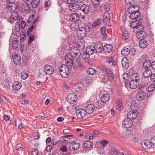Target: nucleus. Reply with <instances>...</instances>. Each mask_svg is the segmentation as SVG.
<instances>
[{"mask_svg":"<svg viewBox=\"0 0 155 155\" xmlns=\"http://www.w3.org/2000/svg\"><path fill=\"white\" fill-rule=\"evenodd\" d=\"M21 18L20 17L18 16V15L16 12H13L10 16V23L14 22L16 20L17 21H20Z\"/></svg>","mask_w":155,"mask_h":155,"instance_id":"nucleus-11","label":"nucleus"},{"mask_svg":"<svg viewBox=\"0 0 155 155\" xmlns=\"http://www.w3.org/2000/svg\"><path fill=\"white\" fill-rule=\"evenodd\" d=\"M150 143L152 145V147L153 148L155 147V137H154L151 139L150 141Z\"/></svg>","mask_w":155,"mask_h":155,"instance_id":"nucleus-60","label":"nucleus"},{"mask_svg":"<svg viewBox=\"0 0 155 155\" xmlns=\"http://www.w3.org/2000/svg\"><path fill=\"white\" fill-rule=\"evenodd\" d=\"M117 105L116 107L117 109L118 110H120L121 107H122L121 102L120 100H119L117 102Z\"/></svg>","mask_w":155,"mask_h":155,"instance_id":"nucleus-55","label":"nucleus"},{"mask_svg":"<svg viewBox=\"0 0 155 155\" xmlns=\"http://www.w3.org/2000/svg\"><path fill=\"white\" fill-rule=\"evenodd\" d=\"M133 125L132 120H130L128 118H125L123 121L122 125L125 128H127L131 127Z\"/></svg>","mask_w":155,"mask_h":155,"instance_id":"nucleus-12","label":"nucleus"},{"mask_svg":"<svg viewBox=\"0 0 155 155\" xmlns=\"http://www.w3.org/2000/svg\"><path fill=\"white\" fill-rule=\"evenodd\" d=\"M77 46L79 48L82 49H84L85 47L84 44L81 41H79L77 44Z\"/></svg>","mask_w":155,"mask_h":155,"instance_id":"nucleus-51","label":"nucleus"},{"mask_svg":"<svg viewBox=\"0 0 155 155\" xmlns=\"http://www.w3.org/2000/svg\"><path fill=\"white\" fill-rule=\"evenodd\" d=\"M20 24L17 21L15 24L14 28L13 29L12 33L17 37H19L21 35L20 31Z\"/></svg>","mask_w":155,"mask_h":155,"instance_id":"nucleus-6","label":"nucleus"},{"mask_svg":"<svg viewBox=\"0 0 155 155\" xmlns=\"http://www.w3.org/2000/svg\"><path fill=\"white\" fill-rule=\"evenodd\" d=\"M80 7L79 5L76 4H70L69 6L70 10L74 12H78Z\"/></svg>","mask_w":155,"mask_h":155,"instance_id":"nucleus-19","label":"nucleus"},{"mask_svg":"<svg viewBox=\"0 0 155 155\" xmlns=\"http://www.w3.org/2000/svg\"><path fill=\"white\" fill-rule=\"evenodd\" d=\"M40 3V0H33L31 3L32 7L34 8H36Z\"/></svg>","mask_w":155,"mask_h":155,"instance_id":"nucleus-40","label":"nucleus"},{"mask_svg":"<svg viewBox=\"0 0 155 155\" xmlns=\"http://www.w3.org/2000/svg\"><path fill=\"white\" fill-rule=\"evenodd\" d=\"M70 68H71L72 66L74 69L77 68H80L83 69L84 68V66L80 63H79L78 57L76 56L72 57L68 65Z\"/></svg>","mask_w":155,"mask_h":155,"instance_id":"nucleus-1","label":"nucleus"},{"mask_svg":"<svg viewBox=\"0 0 155 155\" xmlns=\"http://www.w3.org/2000/svg\"><path fill=\"white\" fill-rule=\"evenodd\" d=\"M102 19L99 18L94 21L92 24V27H96L99 25L102 22Z\"/></svg>","mask_w":155,"mask_h":155,"instance_id":"nucleus-41","label":"nucleus"},{"mask_svg":"<svg viewBox=\"0 0 155 155\" xmlns=\"http://www.w3.org/2000/svg\"><path fill=\"white\" fill-rule=\"evenodd\" d=\"M130 53L131 55H134L136 54V50L134 48H132L130 50Z\"/></svg>","mask_w":155,"mask_h":155,"instance_id":"nucleus-63","label":"nucleus"},{"mask_svg":"<svg viewBox=\"0 0 155 155\" xmlns=\"http://www.w3.org/2000/svg\"><path fill=\"white\" fill-rule=\"evenodd\" d=\"M129 36V34L126 31H124L122 36V38L123 40H125L127 39Z\"/></svg>","mask_w":155,"mask_h":155,"instance_id":"nucleus-46","label":"nucleus"},{"mask_svg":"<svg viewBox=\"0 0 155 155\" xmlns=\"http://www.w3.org/2000/svg\"><path fill=\"white\" fill-rule=\"evenodd\" d=\"M36 29L35 26H31L29 27L27 31V35L29 36V35H31V32H33L36 31Z\"/></svg>","mask_w":155,"mask_h":155,"instance_id":"nucleus-36","label":"nucleus"},{"mask_svg":"<svg viewBox=\"0 0 155 155\" xmlns=\"http://www.w3.org/2000/svg\"><path fill=\"white\" fill-rule=\"evenodd\" d=\"M103 21L106 24L110 21V15L107 12L105 13L103 16Z\"/></svg>","mask_w":155,"mask_h":155,"instance_id":"nucleus-39","label":"nucleus"},{"mask_svg":"<svg viewBox=\"0 0 155 155\" xmlns=\"http://www.w3.org/2000/svg\"><path fill=\"white\" fill-rule=\"evenodd\" d=\"M17 38H14L12 40V46L13 49H16L18 46V42Z\"/></svg>","mask_w":155,"mask_h":155,"instance_id":"nucleus-32","label":"nucleus"},{"mask_svg":"<svg viewBox=\"0 0 155 155\" xmlns=\"http://www.w3.org/2000/svg\"><path fill=\"white\" fill-rule=\"evenodd\" d=\"M110 80L108 78H106L105 75H104L102 78V81L104 83H107Z\"/></svg>","mask_w":155,"mask_h":155,"instance_id":"nucleus-57","label":"nucleus"},{"mask_svg":"<svg viewBox=\"0 0 155 155\" xmlns=\"http://www.w3.org/2000/svg\"><path fill=\"white\" fill-rule=\"evenodd\" d=\"M141 146L143 148L149 149L152 147L150 141L148 140H143L141 143Z\"/></svg>","mask_w":155,"mask_h":155,"instance_id":"nucleus-18","label":"nucleus"},{"mask_svg":"<svg viewBox=\"0 0 155 155\" xmlns=\"http://www.w3.org/2000/svg\"><path fill=\"white\" fill-rule=\"evenodd\" d=\"M44 71L46 74L51 75L53 73L54 69L50 65H47L45 66Z\"/></svg>","mask_w":155,"mask_h":155,"instance_id":"nucleus-16","label":"nucleus"},{"mask_svg":"<svg viewBox=\"0 0 155 155\" xmlns=\"http://www.w3.org/2000/svg\"><path fill=\"white\" fill-rule=\"evenodd\" d=\"M108 143V142L106 140H102L101 142H100L101 145V146L100 147V148L102 149L104 147L106 146Z\"/></svg>","mask_w":155,"mask_h":155,"instance_id":"nucleus-54","label":"nucleus"},{"mask_svg":"<svg viewBox=\"0 0 155 155\" xmlns=\"http://www.w3.org/2000/svg\"><path fill=\"white\" fill-rule=\"evenodd\" d=\"M118 151L115 149H113L110 151V153L111 155H117Z\"/></svg>","mask_w":155,"mask_h":155,"instance_id":"nucleus-62","label":"nucleus"},{"mask_svg":"<svg viewBox=\"0 0 155 155\" xmlns=\"http://www.w3.org/2000/svg\"><path fill=\"white\" fill-rule=\"evenodd\" d=\"M69 19L73 21H76L80 19L79 15L76 13L71 14L69 16Z\"/></svg>","mask_w":155,"mask_h":155,"instance_id":"nucleus-25","label":"nucleus"},{"mask_svg":"<svg viewBox=\"0 0 155 155\" xmlns=\"http://www.w3.org/2000/svg\"><path fill=\"white\" fill-rule=\"evenodd\" d=\"M85 111L88 114H91L95 109V106L93 104H88L85 107Z\"/></svg>","mask_w":155,"mask_h":155,"instance_id":"nucleus-21","label":"nucleus"},{"mask_svg":"<svg viewBox=\"0 0 155 155\" xmlns=\"http://www.w3.org/2000/svg\"><path fill=\"white\" fill-rule=\"evenodd\" d=\"M103 106L104 104L102 101L101 102H97L96 103L95 105H94L95 108L98 109H100Z\"/></svg>","mask_w":155,"mask_h":155,"instance_id":"nucleus-45","label":"nucleus"},{"mask_svg":"<svg viewBox=\"0 0 155 155\" xmlns=\"http://www.w3.org/2000/svg\"><path fill=\"white\" fill-rule=\"evenodd\" d=\"M110 98V95L108 94H104L101 97V100L103 103L108 101Z\"/></svg>","mask_w":155,"mask_h":155,"instance_id":"nucleus-30","label":"nucleus"},{"mask_svg":"<svg viewBox=\"0 0 155 155\" xmlns=\"http://www.w3.org/2000/svg\"><path fill=\"white\" fill-rule=\"evenodd\" d=\"M102 70L107 74L110 80L111 81H113L114 76L112 71L110 69L106 68H103Z\"/></svg>","mask_w":155,"mask_h":155,"instance_id":"nucleus-9","label":"nucleus"},{"mask_svg":"<svg viewBox=\"0 0 155 155\" xmlns=\"http://www.w3.org/2000/svg\"><path fill=\"white\" fill-rule=\"evenodd\" d=\"M142 23L141 21L137 22V27L136 28L133 30L134 32H137V31H142L144 30V26L142 25Z\"/></svg>","mask_w":155,"mask_h":155,"instance_id":"nucleus-17","label":"nucleus"},{"mask_svg":"<svg viewBox=\"0 0 155 155\" xmlns=\"http://www.w3.org/2000/svg\"><path fill=\"white\" fill-rule=\"evenodd\" d=\"M72 30L76 31V34L77 36L79 38L84 37L87 34V32L85 31V29L82 27L78 28H72Z\"/></svg>","mask_w":155,"mask_h":155,"instance_id":"nucleus-4","label":"nucleus"},{"mask_svg":"<svg viewBox=\"0 0 155 155\" xmlns=\"http://www.w3.org/2000/svg\"><path fill=\"white\" fill-rule=\"evenodd\" d=\"M130 50L127 48H124L121 50V54L124 56H127L130 53Z\"/></svg>","mask_w":155,"mask_h":155,"instance_id":"nucleus-37","label":"nucleus"},{"mask_svg":"<svg viewBox=\"0 0 155 155\" xmlns=\"http://www.w3.org/2000/svg\"><path fill=\"white\" fill-rule=\"evenodd\" d=\"M155 86L154 85L152 84L150 85L147 88V91L149 92L153 91L155 89Z\"/></svg>","mask_w":155,"mask_h":155,"instance_id":"nucleus-53","label":"nucleus"},{"mask_svg":"<svg viewBox=\"0 0 155 155\" xmlns=\"http://www.w3.org/2000/svg\"><path fill=\"white\" fill-rule=\"evenodd\" d=\"M73 136L72 135H68L65 136L61 137L60 138L61 141L64 143H66L68 141V139H69V137Z\"/></svg>","mask_w":155,"mask_h":155,"instance_id":"nucleus-29","label":"nucleus"},{"mask_svg":"<svg viewBox=\"0 0 155 155\" xmlns=\"http://www.w3.org/2000/svg\"><path fill=\"white\" fill-rule=\"evenodd\" d=\"M29 4L27 2H24L22 3L21 6V8L25 13L30 12Z\"/></svg>","mask_w":155,"mask_h":155,"instance_id":"nucleus-20","label":"nucleus"},{"mask_svg":"<svg viewBox=\"0 0 155 155\" xmlns=\"http://www.w3.org/2000/svg\"><path fill=\"white\" fill-rule=\"evenodd\" d=\"M38 19L39 18L38 17L35 18L34 15H32L30 17L28 20L29 21H31V22L34 24L36 21L38 20Z\"/></svg>","mask_w":155,"mask_h":155,"instance_id":"nucleus-44","label":"nucleus"},{"mask_svg":"<svg viewBox=\"0 0 155 155\" xmlns=\"http://www.w3.org/2000/svg\"><path fill=\"white\" fill-rule=\"evenodd\" d=\"M69 68L68 66L65 64H62L60 67L58 71L62 77L66 78L69 76Z\"/></svg>","mask_w":155,"mask_h":155,"instance_id":"nucleus-2","label":"nucleus"},{"mask_svg":"<svg viewBox=\"0 0 155 155\" xmlns=\"http://www.w3.org/2000/svg\"><path fill=\"white\" fill-rule=\"evenodd\" d=\"M81 84L79 83H76L75 86L74 88L77 92H80L82 90V88L80 86Z\"/></svg>","mask_w":155,"mask_h":155,"instance_id":"nucleus-47","label":"nucleus"},{"mask_svg":"<svg viewBox=\"0 0 155 155\" xmlns=\"http://www.w3.org/2000/svg\"><path fill=\"white\" fill-rule=\"evenodd\" d=\"M93 143L90 141H86L84 143V146L86 148H90L93 146Z\"/></svg>","mask_w":155,"mask_h":155,"instance_id":"nucleus-42","label":"nucleus"},{"mask_svg":"<svg viewBox=\"0 0 155 155\" xmlns=\"http://www.w3.org/2000/svg\"><path fill=\"white\" fill-rule=\"evenodd\" d=\"M95 69L92 68H89L87 69V72L89 74L93 75L96 73Z\"/></svg>","mask_w":155,"mask_h":155,"instance_id":"nucleus-43","label":"nucleus"},{"mask_svg":"<svg viewBox=\"0 0 155 155\" xmlns=\"http://www.w3.org/2000/svg\"><path fill=\"white\" fill-rule=\"evenodd\" d=\"M82 57L84 61L90 58V57L89 56V55H88L86 52L83 54L82 56Z\"/></svg>","mask_w":155,"mask_h":155,"instance_id":"nucleus-64","label":"nucleus"},{"mask_svg":"<svg viewBox=\"0 0 155 155\" xmlns=\"http://www.w3.org/2000/svg\"><path fill=\"white\" fill-rule=\"evenodd\" d=\"M94 48L95 50L99 53L101 52L103 49V45L101 42H97L95 43Z\"/></svg>","mask_w":155,"mask_h":155,"instance_id":"nucleus-15","label":"nucleus"},{"mask_svg":"<svg viewBox=\"0 0 155 155\" xmlns=\"http://www.w3.org/2000/svg\"><path fill=\"white\" fill-rule=\"evenodd\" d=\"M138 79L139 77L137 75L136 76L133 75L132 77V80L129 83V86L130 88L135 89L137 88L139 84Z\"/></svg>","mask_w":155,"mask_h":155,"instance_id":"nucleus-3","label":"nucleus"},{"mask_svg":"<svg viewBox=\"0 0 155 155\" xmlns=\"http://www.w3.org/2000/svg\"><path fill=\"white\" fill-rule=\"evenodd\" d=\"M18 56V54H14L12 55V59L14 63L16 65H19L20 64L21 58Z\"/></svg>","mask_w":155,"mask_h":155,"instance_id":"nucleus-24","label":"nucleus"},{"mask_svg":"<svg viewBox=\"0 0 155 155\" xmlns=\"http://www.w3.org/2000/svg\"><path fill=\"white\" fill-rule=\"evenodd\" d=\"M91 7L88 4H84L80 7V10L85 14H88L91 11Z\"/></svg>","mask_w":155,"mask_h":155,"instance_id":"nucleus-7","label":"nucleus"},{"mask_svg":"<svg viewBox=\"0 0 155 155\" xmlns=\"http://www.w3.org/2000/svg\"><path fill=\"white\" fill-rule=\"evenodd\" d=\"M73 56V55L72 54H68L66 55L65 59L66 63L67 65L68 64V63H69V61H71V58H72Z\"/></svg>","mask_w":155,"mask_h":155,"instance_id":"nucleus-38","label":"nucleus"},{"mask_svg":"<svg viewBox=\"0 0 155 155\" xmlns=\"http://www.w3.org/2000/svg\"><path fill=\"white\" fill-rule=\"evenodd\" d=\"M17 8L16 5L15 3H13L10 5V9L11 11H15Z\"/></svg>","mask_w":155,"mask_h":155,"instance_id":"nucleus-58","label":"nucleus"},{"mask_svg":"<svg viewBox=\"0 0 155 155\" xmlns=\"http://www.w3.org/2000/svg\"><path fill=\"white\" fill-rule=\"evenodd\" d=\"M140 12L137 10L136 11L132 12L130 15V18L132 20H135L137 22L138 20V18L140 16Z\"/></svg>","mask_w":155,"mask_h":155,"instance_id":"nucleus-13","label":"nucleus"},{"mask_svg":"<svg viewBox=\"0 0 155 155\" xmlns=\"http://www.w3.org/2000/svg\"><path fill=\"white\" fill-rule=\"evenodd\" d=\"M21 103L23 104H27L28 101L25 98H21L20 100Z\"/></svg>","mask_w":155,"mask_h":155,"instance_id":"nucleus-61","label":"nucleus"},{"mask_svg":"<svg viewBox=\"0 0 155 155\" xmlns=\"http://www.w3.org/2000/svg\"><path fill=\"white\" fill-rule=\"evenodd\" d=\"M38 150L36 149H34L32 150L31 154L32 155H42L40 154V153H38Z\"/></svg>","mask_w":155,"mask_h":155,"instance_id":"nucleus-56","label":"nucleus"},{"mask_svg":"<svg viewBox=\"0 0 155 155\" xmlns=\"http://www.w3.org/2000/svg\"><path fill=\"white\" fill-rule=\"evenodd\" d=\"M26 25L25 21H21V23L20 24V28L22 29H24Z\"/></svg>","mask_w":155,"mask_h":155,"instance_id":"nucleus-59","label":"nucleus"},{"mask_svg":"<svg viewBox=\"0 0 155 155\" xmlns=\"http://www.w3.org/2000/svg\"><path fill=\"white\" fill-rule=\"evenodd\" d=\"M67 101L71 104H73L77 100V97L74 93H71L68 95L67 97Z\"/></svg>","mask_w":155,"mask_h":155,"instance_id":"nucleus-5","label":"nucleus"},{"mask_svg":"<svg viewBox=\"0 0 155 155\" xmlns=\"http://www.w3.org/2000/svg\"><path fill=\"white\" fill-rule=\"evenodd\" d=\"M12 85L13 89L17 91L19 90L21 86V84L18 81L14 82Z\"/></svg>","mask_w":155,"mask_h":155,"instance_id":"nucleus-28","label":"nucleus"},{"mask_svg":"<svg viewBox=\"0 0 155 155\" xmlns=\"http://www.w3.org/2000/svg\"><path fill=\"white\" fill-rule=\"evenodd\" d=\"M21 77L23 79L25 80L28 77V74L26 72L23 71L21 74Z\"/></svg>","mask_w":155,"mask_h":155,"instance_id":"nucleus-52","label":"nucleus"},{"mask_svg":"<svg viewBox=\"0 0 155 155\" xmlns=\"http://www.w3.org/2000/svg\"><path fill=\"white\" fill-rule=\"evenodd\" d=\"M21 51L23 53H25L27 49L26 45V44H23L21 46Z\"/></svg>","mask_w":155,"mask_h":155,"instance_id":"nucleus-49","label":"nucleus"},{"mask_svg":"<svg viewBox=\"0 0 155 155\" xmlns=\"http://www.w3.org/2000/svg\"><path fill=\"white\" fill-rule=\"evenodd\" d=\"M151 63L149 60H145L143 62V67L145 69H148L151 67Z\"/></svg>","mask_w":155,"mask_h":155,"instance_id":"nucleus-35","label":"nucleus"},{"mask_svg":"<svg viewBox=\"0 0 155 155\" xmlns=\"http://www.w3.org/2000/svg\"><path fill=\"white\" fill-rule=\"evenodd\" d=\"M140 47L141 48H145L147 45V41L145 39H141L139 43Z\"/></svg>","mask_w":155,"mask_h":155,"instance_id":"nucleus-31","label":"nucleus"},{"mask_svg":"<svg viewBox=\"0 0 155 155\" xmlns=\"http://www.w3.org/2000/svg\"><path fill=\"white\" fill-rule=\"evenodd\" d=\"M145 96V92L140 90L137 92L136 97L138 100L141 101L144 98Z\"/></svg>","mask_w":155,"mask_h":155,"instance_id":"nucleus-22","label":"nucleus"},{"mask_svg":"<svg viewBox=\"0 0 155 155\" xmlns=\"http://www.w3.org/2000/svg\"><path fill=\"white\" fill-rule=\"evenodd\" d=\"M121 63L123 68L125 69H127L129 66V64L127 59L126 58H123L122 60Z\"/></svg>","mask_w":155,"mask_h":155,"instance_id":"nucleus-26","label":"nucleus"},{"mask_svg":"<svg viewBox=\"0 0 155 155\" xmlns=\"http://www.w3.org/2000/svg\"><path fill=\"white\" fill-rule=\"evenodd\" d=\"M152 74V72L151 70L147 69L143 72V76L144 78H148L150 77Z\"/></svg>","mask_w":155,"mask_h":155,"instance_id":"nucleus-33","label":"nucleus"},{"mask_svg":"<svg viewBox=\"0 0 155 155\" xmlns=\"http://www.w3.org/2000/svg\"><path fill=\"white\" fill-rule=\"evenodd\" d=\"M138 114V112L137 110H132L130 111L127 114V118L130 120L135 119Z\"/></svg>","mask_w":155,"mask_h":155,"instance_id":"nucleus-10","label":"nucleus"},{"mask_svg":"<svg viewBox=\"0 0 155 155\" xmlns=\"http://www.w3.org/2000/svg\"><path fill=\"white\" fill-rule=\"evenodd\" d=\"M80 144L77 142H71L69 146L70 150H74L78 149L80 147Z\"/></svg>","mask_w":155,"mask_h":155,"instance_id":"nucleus-14","label":"nucleus"},{"mask_svg":"<svg viewBox=\"0 0 155 155\" xmlns=\"http://www.w3.org/2000/svg\"><path fill=\"white\" fill-rule=\"evenodd\" d=\"M95 51L93 49H87L86 53L88 54L89 55V56L90 57V55H92L94 53Z\"/></svg>","mask_w":155,"mask_h":155,"instance_id":"nucleus-48","label":"nucleus"},{"mask_svg":"<svg viewBox=\"0 0 155 155\" xmlns=\"http://www.w3.org/2000/svg\"><path fill=\"white\" fill-rule=\"evenodd\" d=\"M113 47L110 44H106L103 47V50L106 53H110L113 51Z\"/></svg>","mask_w":155,"mask_h":155,"instance_id":"nucleus-23","label":"nucleus"},{"mask_svg":"<svg viewBox=\"0 0 155 155\" xmlns=\"http://www.w3.org/2000/svg\"><path fill=\"white\" fill-rule=\"evenodd\" d=\"M28 36L29 38L28 39V44L30 45L32 41L34 40L35 37L32 34L29 35Z\"/></svg>","mask_w":155,"mask_h":155,"instance_id":"nucleus-50","label":"nucleus"},{"mask_svg":"<svg viewBox=\"0 0 155 155\" xmlns=\"http://www.w3.org/2000/svg\"><path fill=\"white\" fill-rule=\"evenodd\" d=\"M87 113L85 110L81 109H78L76 111V114L77 117L79 119H82L85 117Z\"/></svg>","mask_w":155,"mask_h":155,"instance_id":"nucleus-8","label":"nucleus"},{"mask_svg":"<svg viewBox=\"0 0 155 155\" xmlns=\"http://www.w3.org/2000/svg\"><path fill=\"white\" fill-rule=\"evenodd\" d=\"M137 32L136 36L137 38L140 39L142 38H144L146 37V34L145 32L140 31H137Z\"/></svg>","mask_w":155,"mask_h":155,"instance_id":"nucleus-27","label":"nucleus"},{"mask_svg":"<svg viewBox=\"0 0 155 155\" xmlns=\"http://www.w3.org/2000/svg\"><path fill=\"white\" fill-rule=\"evenodd\" d=\"M9 81L8 80L5 79L2 82V87L7 90L9 89Z\"/></svg>","mask_w":155,"mask_h":155,"instance_id":"nucleus-34","label":"nucleus"}]
</instances>
